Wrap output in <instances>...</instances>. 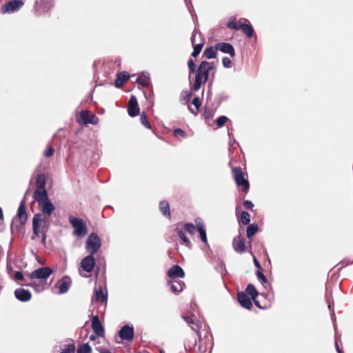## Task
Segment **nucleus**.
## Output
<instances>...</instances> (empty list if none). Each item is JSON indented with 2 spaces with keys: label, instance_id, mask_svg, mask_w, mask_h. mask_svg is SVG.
<instances>
[{
  "label": "nucleus",
  "instance_id": "nucleus-1",
  "mask_svg": "<svg viewBox=\"0 0 353 353\" xmlns=\"http://www.w3.org/2000/svg\"><path fill=\"white\" fill-rule=\"evenodd\" d=\"M50 225V218L44 214H36L32 219L33 235L32 240L41 238V243L45 246L46 244L47 232Z\"/></svg>",
  "mask_w": 353,
  "mask_h": 353
},
{
  "label": "nucleus",
  "instance_id": "nucleus-2",
  "mask_svg": "<svg viewBox=\"0 0 353 353\" xmlns=\"http://www.w3.org/2000/svg\"><path fill=\"white\" fill-rule=\"evenodd\" d=\"M215 65L213 62L203 61L199 64L196 71L195 81L192 85L194 91L199 90L202 84L207 82L209 79L210 71L214 68Z\"/></svg>",
  "mask_w": 353,
  "mask_h": 353
},
{
  "label": "nucleus",
  "instance_id": "nucleus-3",
  "mask_svg": "<svg viewBox=\"0 0 353 353\" xmlns=\"http://www.w3.org/2000/svg\"><path fill=\"white\" fill-rule=\"evenodd\" d=\"M34 198L38 202L39 207L41 208L42 213L45 216L49 217L51 216L52 212L54 210V206L49 200L46 191L39 192L34 190Z\"/></svg>",
  "mask_w": 353,
  "mask_h": 353
},
{
  "label": "nucleus",
  "instance_id": "nucleus-4",
  "mask_svg": "<svg viewBox=\"0 0 353 353\" xmlns=\"http://www.w3.org/2000/svg\"><path fill=\"white\" fill-rule=\"evenodd\" d=\"M69 221L74 229V235L78 238H82L87 234L88 228L83 219L81 218L70 216Z\"/></svg>",
  "mask_w": 353,
  "mask_h": 353
},
{
  "label": "nucleus",
  "instance_id": "nucleus-5",
  "mask_svg": "<svg viewBox=\"0 0 353 353\" xmlns=\"http://www.w3.org/2000/svg\"><path fill=\"white\" fill-rule=\"evenodd\" d=\"M101 245L100 238L98 235L92 232L85 242V249L90 254H95Z\"/></svg>",
  "mask_w": 353,
  "mask_h": 353
},
{
  "label": "nucleus",
  "instance_id": "nucleus-6",
  "mask_svg": "<svg viewBox=\"0 0 353 353\" xmlns=\"http://www.w3.org/2000/svg\"><path fill=\"white\" fill-rule=\"evenodd\" d=\"M94 256V254H90L81 260L79 268V274L82 276H87L86 273H84L83 272L89 273L94 270L96 262Z\"/></svg>",
  "mask_w": 353,
  "mask_h": 353
},
{
  "label": "nucleus",
  "instance_id": "nucleus-7",
  "mask_svg": "<svg viewBox=\"0 0 353 353\" xmlns=\"http://www.w3.org/2000/svg\"><path fill=\"white\" fill-rule=\"evenodd\" d=\"M54 270L48 267H43L32 271L30 274L31 279H39L42 284H46L48 277L53 273Z\"/></svg>",
  "mask_w": 353,
  "mask_h": 353
},
{
  "label": "nucleus",
  "instance_id": "nucleus-8",
  "mask_svg": "<svg viewBox=\"0 0 353 353\" xmlns=\"http://www.w3.org/2000/svg\"><path fill=\"white\" fill-rule=\"evenodd\" d=\"M234 179L236 185L242 186V190L244 192H248L249 189V182L245 179V174L241 168H235L232 170Z\"/></svg>",
  "mask_w": 353,
  "mask_h": 353
},
{
  "label": "nucleus",
  "instance_id": "nucleus-9",
  "mask_svg": "<svg viewBox=\"0 0 353 353\" xmlns=\"http://www.w3.org/2000/svg\"><path fill=\"white\" fill-rule=\"evenodd\" d=\"M23 5L21 0H12L6 2L1 7V12L3 14L14 13L17 12Z\"/></svg>",
  "mask_w": 353,
  "mask_h": 353
},
{
  "label": "nucleus",
  "instance_id": "nucleus-10",
  "mask_svg": "<svg viewBox=\"0 0 353 353\" xmlns=\"http://www.w3.org/2000/svg\"><path fill=\"white\" fill-rule=\"evenodd\" d=\"M78 122L83 124H93L96 125L99 122L98 117L94 114H90L88 110L81 111L78 117Z\"/></svg>",
  "mask_w": 353,
  "mask_h": 353
},
{
  "label": "nucleus",
  "instance_id": "nucleus-11",
  "mask_svg": "<svg viewBox=\"0 0 353 353\" xmlns=\"http://www.w3.org/2000/svg\"><path fill=\"white\" fill-rule=\"evenodd\" d=\"M182 318L183 320L188 324L192 325L191 328L192 330L195 332L196 335L198 336L199 339H201V334H200V329L201 327V323L200 321H196V318L194 314H190V315L188 314H183L182 316Z\"/></svg>",
  "mask_w": 353,
  "mask_h": 353
},
{
  "label": "nucleus",
  "instance_id": "nucleus-12",
  "mask_svg": "<svg viewBox=\"0 0 353 353\" xmlns=\"http://www.w3.org/2000/svg\"><path fill=\"white\" fill-rule=\"evenodd\" d=\"M119 336L123 341H130L134 338V327L129 325L123 326L119 332Z\"/></svg>",
  "mask_w": 353,
  "mask_h": 353
},
{
  "label": "nucleus",
  "instance_id": "nucleus-13",
  "mask_svg": "<svg viewBox=\"0 0 353 353\" xmlns=\"http://www.w3.org/2000/svg\"><path fill=\"white\" fill-rule=\"evenodd\" d=\"M140 109L138 105L137 99L135 96L132 95L128 101V114L134 117L139 114Z\"/></svg>",
  "mask_w": 353,
  "mask_h": 353
},
{
  "label": "nucleus",
  "instance_id": "nucleus-14",
  "mask_svg": "<svg viewBox=\"0 0 353 353\" xmlns=\"http://www.w3.org/2000/svg\"><path fill=\"white\" fill-rule=\"evenodd\" d=\"M92 328L94 334L98 336H103L104 328L100 322L98 316H94L92 319Z\"/></svg>",
  "mask_w": 353,
  "mask_h": 353
},
{
  "label": "nucleus",
  "instance_id": "nucleus-15",
  "mask_svg": "<svg viewBox=\"0 0 353 353\" xmlns=\"http://www.w3.org/2000/svg\"><path fill=\"white\" fill-rule=\"evenodd\" d=\"M216 50L226 54H229L231 57L235 56V51L232 45L228 43H218L215 45Z\"/></svg>",
  "mask_w": 353,
  "mask_h": 353
},
{
  "label": "nucleus",
  "instance_id": "nucleus-16",
  "mask_svg": "<svg viewBox=\"0 0 353 353\" xmlns=\"http://www.w3.org/2000/svg\"><path fill=\"white\" fill-rule=\"evenodd\" d=\"M168 276L170 279L183 278L185 272L178 265H173L168 270Z\"/></svg>",
  "mask_w": 353,
  "mask_h": 353
},
{
  "label": "nucleus",
  "instance_id": "nucleus-17",
  "mask_svg": "<svg viewBox=\"0 0 353 353\" xmlns=\"http://www.w3.org/2000/svg\"><path fill=\"white\" fill-rule=\"evenodd\" d=\"M15 297L22 302H26L30 300L32 294L30 291L23 288H18L14 291Z\"/></svg>",
  "mask_w": 353,
  "mask_h": 353
},
{
  "label": "nucleus",
  "instance_id": "nucleus-18",
  "mask_svg": "<svg viewBox=\"0 0 353 353\" xmlns=\"http://www.w3.org/2000/svg\"><path fill=\"white\" fill-rule=\"evenodd\" d=\"M248 19L245 18H241L239 19L240 23V30L243 31V32L248 37L250 38L254 34V30L252 26L250 24H246L245 23L248 22Z\"/></svg>",
  "mask_w": 353,
  "mask_h": 353
},
{
  "label": "nucleus",
  "instance_id": "nucleus-19",
  "mask_svg": "<svg viewBox=\"0 0 353 353\" xmlns=\"http://www.w3.org/2000/svg\"><path fill=\"white\" fill-rule=\"evenodd\" d=\"M238 301L239 302L240 305L246 308V309H251L252 307V303L250 300V299L248 296V295L243 292H239L237 295Z\"/></svg>",
  "mask_w": 353,
  "mask_h": 353
},
{
  "label": "nucleus",
  "instance_id": "nucleus-20",
  "mask_svg": "<svg viewBox=\"0 0 353 353\" xmlns=\"http://www.w3.org/2000/svg\"><path fill=\"white\" fill-rule=\"evenodd\" d=\"M71 285V280L69 277H63L59 283V291L60 294H64L67 292Z\"/></svg>",
  "mask_w": 353,
  "mask_h": 353
},
{
  "label": "nucleus",
  "instance_id": "nucleus-21",
  "mask_svg": "<svg viewBox=\"0 0 353 353\" xmlns=\"http://www.w3.org/2000/svg\"><path fill=\"white\" fill-rule=\"evenodd\" d=\"M233 248L236 252H244L245 250L244 240L241 239L239 236L235 237L233 240Z\"/></svg>",
  "mask_w": 353,
  "mask_h": 353
},
{
  "label": "nucleus",
  "instance_id": "nucleus-22",
  "mask_svg": "<svg viewBox=\"0 0 353 353\" xmlns=\"http://www.w3.org/2000/svg\"><path fill=\"white\" fill-rule=\"evenodd\" d=\"M108 294L107 292H103L101 287H99L98 290H96L94 296L92 298V301H99L102 303H107Z\"/></svg>",
  "mask_w": 353,
  "mask_h": 353
},
{
  "label": "nucleus",
  "instance_id": "nucleus-23",
  "mask_svg": "<svg viewBox=\"0 0 353 353\" xmlns=\"http://www.w3.org/2000/svg\"><path fill=\"white\" fill-rule=\"evenodd\" d=\"M17 215L21 224H24L27 221V214L26 210L25 202L22 201L19 205L17 211Z\"/></svg>",
  "mask_w": 353,
  "mask_h": 353
},
{
  "label": "nucleus",
  "instance_id": "nucleus-24",
  "mask_svg": "<svg viewBox=\"0 0 353 353\" xmlns=\"http://www.w3.org/2000/svg\"><path fill=\"white\" fill-rule=\"evenodd\" d=\"M129 79V75L125 72H120L117 75V78L115 81V85L117 88L121 87Z\"/></svg>",
  "mask_w": 353,
  "mask_h": 353
},
{
  "label": "nucleus",
  "instance_id": "nucleus-25",
  "mask_svg": "<svg viewBox=\"0 0 353 353\" xmlns=\"http://www.w3.org/2000/svg\"><path fill=\"white\" fill-rule=\"evenodd\" d=\"M169 284L171 285V290L174 293H179L181 292L185 285L182 281H174L172 282L169 281Z\"/></svg>",
  "mask_w": 353,
  "mask_h": 353
},
{
  "label": "nucleus",
  "instance_id": "nucleus-26",
  "mask_svg": "<svg viewBox=\"0 0 353 353\" xmlns=\"http://www.w3.org/2000/svg\"><path fill=\"white\" fill-rule=\"evenodd\" d=\"M159 209H160L161 213L165 216L170 218V205L167 201H161L159 203Z\"/></svg>",
  "mask_w": 353,
  "mask_h": 353
},
{
  "label": "nucleus",
  "instance_id": "nucleus-27",
  "mask_svg": "<svg viewBox=\"0 0 353 353\" xmlns=\"http://www.w3.org/2000/svg\"><path fill=\"white\" fill-rule=\"evenodd\" d=\"M36 183L37 188L35 190H39V192L46 191L45 190L46 181L44 175L39 174L37 177Z\"/></svg>",
  "mask_w": 353,
  "mask_h": 353
},
{
  "label": "nucleus",
  "instance_id": "nucleus-28",
  "mask_svg": "<svg viewBox=\"0 0 353 353\" xmlns=\"http://www.w3.org/2000/svg\"><path fill=\"white\" fill-rule=\"evenodd\" d=\"M227 27L232 30H240L239 21L238 22H236V17L232 16L230 17V19L227 23Z\"/></svg>",
  "mask_w": 353,
  "mask_h": 353
},
{
  "label": "nucleus",
  "instance_id": "nucleus-29",
  "mask_svg": "<svg viewBox=\"0 0 353 353\" xmlns=\"http://www.w3.org/2000/svg\"><path fill=\"white\" fill-rule=\"evenodd\" d=\"M245 292L248 294L250 295L252 300H254L259 294L254 285L250 283L247 285Z\"/></svg>",
  "mask_w": 353,
  "mask_h": 353
},
{
  "label": "nucleus",
  "instance_id": "nucleus-30",
  "mask_svg": "<svg viewBox=\"0 0 353 353\" xmlns=\"http://www.w3.org/2000/svg\"><path fill=\"white\" fill-rule=\"evenodd\" d=\"M216 50L215 47L214 48H213V47L207 48L203 52V55L208 59L216 58Z\"/></svg>",
  "mask_w": 353,
  "mask_h": 353
},
{
  "label": "nucleus",
  "instance_id": "nucleus-31",
  "mask_svg": "<svg viewBox=\"0 0 353 353\" xmlns=\"http://www.w3.org/2000/svg\"><path fill=\"white\" fill-rule=\"evenodd\" d=\"M258 226L256 225H250L246 230V235L248 238L252 237L258 231Z\"/></svg>",
  "mask_w": 353,
  "mask_h": 353
},
{
  "label": "nucleus",
  "instance_id": "nucleus-32",
  "mask_svg": "<svg viewBox=\"0 0 353 353\" xmlns=\"http://www.w3.org/2000/svg\"><path fill=\"white\" fill-rule=\"evenodd\" d=\"M23 285V283L22 284ZM25 285L30 286L33 288L37 292H41L43 290V285L41 282L39 283H36L34 281L28 282L24 283Z\"/></svg>",
  "mask_w": 353,
  "mask_h": 353
},
{
  "label": "nucleus",
  "instance_id": "nucleus-33",
  "mask_svg": "<svg viewBox=\"0 0 353 353\" xmlns=\"http://www.w3.org/2000/svg\"><path fill=\"white\" fill-rule=\"evenodd\" d=\"M63 347L61 353H74L75 352V345L73 342L64 345Z\"/></svg>",
  "mask_w": 353,
  "mask_h": 353
},
{
  "label": "nucleus",
  "instance_id": "nucleus-34",
  "mask_svg": "<svg viewBox=\"0 0 353 353\" xmlns=\"http://www.w3.org/2000/svg\"><path fill=\"white\" fill-rule=\"evenodd\" d=\"M176 232L179 238L183 241V242L189 248L191 246V242L186 238L184 232L182 230L176 228Z\"/></svg>",
  "mask_w": 353,
  "mask_h": 353
},
{
  "label": "nucleus",
  "instance_id": "nucleus-35",
  "mask_svg": "<svg viewBox=\"0 0 353 353\" xmlns=\"http://www.w3.org/2000/svg\"><path fill=\"white\" fill-rule=\"evenodd\" d=\"M92 348L88 343H84L77 349V353H91Z\"/></svg>",
  "mask_w": 353,
  "mask_h": 353
},
{
  "label": "nucleus",
  "instance_id": "nucleus-36",
  "mask_svg": "<svg viewBox=\"0 0 353 353\" xmlns=\"http://www.w3.org/2000/svg\"><path fill=\"white\" fill-rule=\"evenodd\" d=\"M241 221L243 225L249 224L250 221V215L248 212L243 211L241 214Z\"/></svg>",
  "mask_w": 353,
  "mask_h": 353
},
{
  "label": "nucleus",
  "instance_id": "nucleus-37",
  "mask_svg": "<svg viewBox=\"0 0 353 353\" xmlns=\"http://www.w3.org/2000/svg\"><path fill=\"white\" fill-rule=\"evenodd\" d=\"M203 46V43H202L194 45V50L192 53V56L196 57L197 55H199L202 50Z\"/></svg>",
  "mask_w": 353,
  "mask_h": 353
},
{
  "label": "nucleus",
  "instance_id": "nucleus-38",
  "mask_svg": "<svg viewBox=\"0 0 353 353\" xmlns=\"http://www.w3.org/2000/svg\"><path fill=\"white\" fill-rule=\"evenodd\" d=\"M140 121L142 125H143L145 128L150 129L151 125L150 123L148 121L146 115L144 112H142L140 116Z\"/></svg>",
  "mask_w": 353,
  "mask_h": 353
},
{
  "label": "nucleus",
  "instance_id": "nucleus-39",
  "mask_svg": "<svg viewBox=\"0 0 353 353\" xmlns=\"http://www.w3.org/2000/svg\"><path fill=\"white\" fill-rule=\"evenodd\" d=\"M137 81L143 87H148L149 85V80L148 77H146V78L139 77L137 79Z\"/></svg>",
  "mask_w": 353,
  "mask_h": 353
},
{
  "label": "nucleus",
  "instance_id": "nucleus-40",
  "mask_svg": "<svg viewBox=\"0 0 353 353\" xmlns=\"http://www.w3.org/2000/svg\"><path fill=\"white\" fill-rule=\"evenodd\" d=\"M228 120L225 116H221L216 120V123L219 127H222Z\"/></svg>",
  "mask_w": 353,
  "mask_h": 353
},
{
  "label": "nucleus",
  "instance_id": "nucleus-41",
  "mask_svg": "<svg viewBox=\"0 0 353 353\" xmlns=\"http://www.w3.org/2000/svg\"><path fill=\"white\" fill-rule=\"evenodd\" d=\"M188 68H189V70H190V75L191 74L194 73L196 71V70L195 63H194V61L192 59H190L188 60Z\"/></svg>",
  "mask_w": 353,
  "mask_h": 353
},
{
  "label": "nucleus",
  "instance_id": "nucleus-42",
  "mask_svg": "<svg viewBox=\"0 0 353 353\" xmlns=\"http://www.w3.org/2000/svg\"><path fill=\"white\" fill-rule=\"evenodd\" d=\"M192 103L194 105L195 108V112H199V108L201 104L200 99L199 97H194L192 100Z\"/></svg>",
  "mask_w": 353,
  "mask_h": 353
},
{
  "label": "nucleus",
  "instance_id": "nucleus-43",
  "mask_svg": "<svg viewBox=\"0 0 353 353\" xmlns=\"http://www.w3.org/2000/svg\"><path fill=\"white\" fill-rule=\"evenodd\" d=\"M184 229L190 234H194L196 230V227L192 223H185Z\"/></svg>",
  "mask_w": 353,
  "mask_h": 353
},
{
  "label": "nucleus",
  "instance_id": "nucleus-44",
  "mask_svg": "<svg viewBox=\"0 0 353 353\" xmlns=\"http://www.w3.org/2000/svg\"><path fill=\"white\" fill-rule=\"evenodd\" d=\"M222 63H223V67H225L226 68H230L232 66V61L230 60V58H228L227 57H224L223 58Z\"/></svg>",
  "mask_w": 353,
  "mask_h": 353
},
{
  "label": "nucleus",
  "instance_id": "nucleus-45",
  "mask_svg": "<svg viewBox=\"0 0 353 353\" xmlns=\"http://www.w3.org/2000/svg\"><path fill=\"white\" fill-rule=\"evenodd\" d=\"M95 349L99 353H112L110 350V348H108V347H103V346L97 345L95 347Z\"/></svg>",
  "mask_w": 353,
  "mask_h": 353
},
{
  "label": "nucleus",
  "instance_id": "nucleus-46",
  "mask_svg": "<svg viewBox=\"0 0 353 353\" xmlns=\"http://www.w3.org/2000/svg\"><path fill=\"white\" fill-rule=\"evenodd\" d=\"M195 224L197 228L198 231H201V230H205L204 225L203 223V221L201 219L197 218L195 220Z\"/></svg>",
  "mask_w": 353,
  "mask_h": 353
},
{
  "label": "nucleus",
  "instance_id": "nucleus-47",
  "mask_svg": "<svg viewBox=\"0 0 353 353\" xmlns=\"http://www.w3.org/2000/svg\"><path fill=\"white\" fill-rule=\"evenodd\" d=\"M173 134L175 137L181 136L182 137H185L186 136V133L181 128L175 129Z\"/></svg>",
  "mask_w": 353,
  "mask_h": 353
},
{
  "label": "nucleus",
  "instance_id": "nucleus-48",
  "mask_svg": "<svg viewBox=\"0 0 353 353\" xmlns=\"http://www.w3.org/2000/svg\"><path fill=\"white\" fill-rule=\"evenodd\" d=\"M256 276H257L258 279L261 281L262 283L267 282V279L265 276V275L263 274V273L262 272V270H259L256 272Z\"/></svg>",
  "mask_w": 353,
  "mask_h": 353
},
{
  "label": "nucleus",
  "instance_id": "nucleus-49",
  "mask_svg": "<svg viewBox=\"0 0 353 353\" xmlns=\"http://www.w3.org/2000/svg\"><path fill=\"white\" fill-rule=\"evenodd\" d=\"M13 279L15 281H23L24 280V276H23V273L21 272L17 271V272H15L14 276H13Z\"/></svg>",
  "mask_w": 353,
  "mask_h": 353
},
{
  "label": "nucleus",
  "instance_id": "nucleus-50",
  "mask_svg": "<svg viewBox=\"0 0 353 353\" xmlns=\"http://www.w3.org/2000/svg\"><path fill=\"white\" fill-rule=\"evenodd\" d=\"M243 206L248 210H251L254 207V204L252 201L246 200L243 201Z\"/></svg>",
  "mask_w": 353,
  "mask_h": 353
},
{
  "label": "nucleus",
  "instance_id": "nucleus-51",
  "mask_svg": "<svg viewBox=\"0 0 353 353\" xmlns=\"http://www.w3.org/2000/svg\"><path fill=\"white\" fill-rule=\"evenodd\" d=\"M201 236V239L203 242L207 243V235L205 232V230H201V231H199Z\"/></svg>",
  "mask_w": 353,
  "mask_h": 353
},
{
  "label": "nucleus",
  "instance_id": "nucleus-52",
  "mask_svg": "<svg viewBox=\"0 0 353 353\" xmlns=\"http://www.w3.org/2000/svg\"><path fill=\"white\" fill-rule=\"evenodd\" d=\"M54 150L52 147H49L46 151H45V156L47 157H52L54 154Z\"/></svg>",
  "mask_w": 353,
  "mask_h": 353
},
{
  "label": "nucleus",
  "instance_id": "nucleus-53",
  "mask_svg": "<svg viewBox=\"0 0 353 353\" xmlns=\"http://www.w3.org/2000/svg\"><path fill=\"white\" fill-rule=\"evenodd\" d=\"M192 97L191 92H185V94L183 96V100L188 102Z\"/></svg>",
  "mask_w": 353,
  "mask_h": 353
},
{
  "label": "nucleus",
  "instance_id": "nucleus-54",
  "mask_svg": "<svg viewBox=\"0 0 353 353\" xmlns=\"http://www.w3.org/2000/svg\"><path fill=\"white\" fill-rule=\"evenodd\" d=\"M254 263L255 266L257 268L258 270H262V268H261V266L259 262L255 257H254Z\"/></svg>",
  "mask_w": 353,
  "mask_h": 353
},
{
  "label": "nucleus",
  "instance_id": "nucleus-55",
  "mask_svg": "<svg viewBox=\"0 0 353 353\" xmlns=\"http://www.w3.org/2000/svg\"><path fill=\"white\" fill-rule=\"evenodd\" d=\"M190 111L194 114V115H196L198 114V112H195V108H191L190 106L188 107Z\"/></svg>",
  "mask_w": 353,
  "mask_h": 353
},
{
  "label": "nucleus",
  "instance_id": "nucleus-56",
  "mask_svg": "<svg viewBox=\"0 0 353 353\" xmlns=\"http://www.w3.org/2000/svg\"><path fill=\"white\" fill-rule=\"evenodd\" d=\"M195 37H196V34L193 33L192 35V37H191V41H192V43L193 45H194V41H195Z\"/></svg>",
  "mask_w": 353,
  "mask_h": 353
},
{
  "label": "nucleus",
  "instance_id": "nucleus-57",
  "mask_svg": "<svg viewBox=\"0 0 353 353\" xmlns=\"http://www.w3.org/2000/svg\"><path fill=\"white\" fill-rule=\"evenodd\" d=\"M97 336L96 334H95V335H94V334H91V335L90 336V341H94V340H96Z\"/></svg>",
  "mask_w": 353,
  "mask_h": 353
},
{
  "label": "nucleus",
  "instance_id": "nucleus-58",
  "mask_svg": "<svg viewBox=\"0 0 353 353\" xmlns=\"http://www.w3.org/2000/svg\"><path fill=\"white\" fill-rule=\"evenodd\" d=\"M194 307H196V303L194 301L191 302L190 303V307H191V309L194 310Z\"/></svg>",
  "mask_w": 353,
  "mask_h": 353
},
{
  "label": "nucleus",
  "instance_id": "nucleus-59",
  "mask_svg": "<svg viewBox=\"0 0 353 353\" xmlns=\"http://www.w3.org/2000/svg\"><path fill=\"white\" fill-rule=\"evenodd\" d=\"M253 301H254V304H255L257 307H261V306H260V305H259V302L257 300H256V299H254V300H253Z\"/></svg>",
  "mask_w": 353,
  "mask_h": 353
},
{
  "label": "nucleus",
  "instance_id": "nucleus-60",
  "mask_svg": "<svg viewBox=\"0 0 353 353\" xmlns=\"http://www.w3.org/2000/svg\"><path fill=\"white\" fill-rule=\"evenodd\" d=\"M327 304H328V308L331 309L332 306L333 305V303L330 301L327 300Z\"/></svg>",
  "mask_w": 353,
  "mask_h": 353
},
{
  "label": "nucleus",
  "instance_id": "nucleus-61",
  "mask_svg": "<svg viewBox=\"0 0 353 353\" xmlns=\"http://www.w3.org/2000/svg\"><path fill=\"white\" fill-rule=\"evenodd\" d=\"M235 142H236L235 139H230L229 144H230V145H233V144H234Z\"/></svg>",
  "mask_w": 353,
  "mask_h": 353
},
{
  "label": "nucleus",
  "instance_id": "nucleus-62",
  "mask_svg": "<svg viewBox=\"0 0 353 353\" xmlns=\"http://www.w3.org/2000/svg\"><path fill=\"white\" fill-rule=\"evenodd\" d=\"M2 219H3V212H2L1 208H0V220Z\"/></svg>",
  "mask_w": 353,
  "mask_h": 353
},
{
  "label": "nucleus",
  "instance_id": "nucleus-63",
  "mask_svg": "<svg viewBox=\"0 0 353 353\" xmlns=\"http://www.w3.org/2000/svg\"><path fill=\"white\" fill-rule=\"evenodd\" d=\"M336 350L338 351L339 353H342V352L340 350V349L339 348L338 345H337V343H336Z\"/></svg>",
  "mask_w": 353,
  "mask_h": 353
},
{
  "label": "nucleus",
  "instance_id": "nucleus-64",
  "mask_svg": "<svg viewBox=\"0 0 353 353\" xmlns=\"http://www.w3.org/2000/svg\"><path fill=\"white\" fill-rule=\"evenodd\" d=\"M143 76H144V78H146V77H148L149 78V74L148 72H144Z\"/></svg>",
  "mask_w": 353,
  "mask_h": 353
}]
</instances>
